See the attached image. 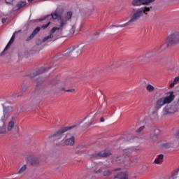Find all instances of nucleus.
Listing matches in <instances>:
<instances>
[{
	"instance_id": "obj_46",
	"label": "nucleus",
	"mask_w": 179,
	"mask_h": 179,
	"mask_svg": "<svg viewBox=\"0 0 179 179\" xmlns=\"http://www.w3.org/2000/svg\"><path fill=\"white\" fill-rule=\"evenodd\" d=\"M171 1H173V0H171Z\"/></svg>"
},
{
	"instance_id": "obj_8",
	"label": "nucleus",
	"mask_w": 179,
	"mask_h": 179,
	"mask_svg": "<svg viewBox=\"0 0 179 179\" xmlns=\"http://www.w3.org/2000/svg\"><path fill=\"white\" fill-rule=\"evenodd\" d=\"M75 145V136H72L64 140L59 141L57 146H73Z\"/></svg>"
},
{
	"instance_id": "obj_40",
	"label": "nucleus",
	"mask_w": 179,
	"mask_h": 179,
	"mask_svg": "<svg viewBox=\"0 0 179 179\" xmlns=\"http://www.w3.org/2000/svg\"><path fill=\"white\" fill-rule=\"evenodd\" d=\"M100 121H101V122H104V121H105L104 117H101Z\"/></svg>"
},
{
	"instance_id": "obj_17",
	"label": "nucleus",
	"mask_w": 179,
	"mask_h": 179,
	"mask_svg": "<svg viewBox=\"0 0 179 179\" xmlns=\"http://www.w3.org/2000/svg\"><path fill=\"white\" fill-rule=\"evenodd\" d=\"M163 159H164V155L163 154H160L157 156V157L155 159L154 163L155 164H160L162 162H163Z\"/></svg>"
},
{
	"instance_id": "obj_26",
	"label": "nucleus",
	"mask_w": 179,
	"mask_h": 179,
	"mask_svg": "<svg viewBox=\"0 0 179 179\" xmlns=\"http://www.w3.org/2000/svg\"><path fill=\"white\" fill-rule=\"evenodd\" d=\"M6 134V129L5 127H0V134L5 135Z\"/></svg>"
},
{
	"instance_id": "obj_24",
	"label": "nucleus",
	"mask_w": 179,
	"mask_h": 179,
	"mask_svg": "<svg viewBox=\"0 0 179 179\" xmlns=\"http://www.w3.org/2000/svg\"><path fill=\"white\" fill-rule=\"evenodd\" d=\"M178 171H179V167L177 169H175L172 173H171V177L173 178H177V176H178Z\"/></svg>"
},
{
	"instance_id": "obj_32",
	"label": "nucleus",
	"mask_w": 179,
	"mask_h": 179,
	"mask_svg": "<svg viewBox=\"0 0 179 179\" xmlns=\"http://www.w3.org/2000/svg\"><path fill=\"white\" fill-rule=\"evenodd\" d=\"M156 0H144L145 5H149V3H152V2H155Z\"/></svg>"
},
{
	"instance_id": "obj_39",
	"label": "nucleus",
	"mask_w": 179,
	"mask_h": 179,
	"mask_svg": "<svg viewBox=\"0 0 179 179\" xmlns=\"http://www.w3.org/2000/svg\"><path fill=\"white\" fill-rule=\"evenodd\" d=\"M176 85V83H172L170 84V87H174V86Z\"/></svg>"
},
{
	"instance_id": "obj_37",
	"label": "nucleus",
	"mask_w": 179,
	"mask_h": 179,
	"mask_svg": "<svg viewBox=\"0 0 179 179\" xmlns=\"http://www.w3.org/2000/svg\"><path fill=\"white\" fill-rule=\"evenodd\" d=\"M50 17V15H47V16H45V17H41V19H40V20L41 21H42V20H45V19H47V17Z\"/></svg>"
},
{
	"instance_id": "obj_21",
	"label": "nucleus",
	"mask_w": 179,
	"mask_h": 179,
	"mask_svg": "<svg viewBox=\"0 0 179 179\" xmlns=\"http://www.w3.org/2000/svg\"><path fill=\"white\" fill-rule=\"evenodd\" d=\"M15 34L13 33V36H11L9 42L8 43L7 45L6 46V48H4V50H6L8 48V46L10 45L14 41H15Z\"/></svg>"
},
{
	"instance_id": "obj_27",
	"label": "nucleus",
	"mask_w": 179,
	"mask_h": 179,
	"mask_svg": "<svg viewBox=\"0 0 179 179\" xmlns=\"http://www.w3.org/2000/svg\"><path fill=\"white\" fill-rule=\"evenodd\" d=\"M1 23H3V24H4V23H6V20H8V16L5 15H1Z\"/></svg>"
},
{
	"instance_id": "obj_4",
	"label": "nucleus",
	"mask_w": 179,
	"mask_h": 179,
	"mask_svg": "<svg viewBox=\"0 0 179 179\" xmlns=\"http://www.w3.org/2000/svg\"><path fill=\"white\" fill-rule=\"evenodd\" d=\"M174 99H176V95H174V92H169L166 96L160 98L157 101V103L155 106V110H160V108H162L163 106L166 104H170V103L174 101Z\"/></svg>"
},
{
	"instance_id": "obj_28",
	"label": "nucleus",
	"mask_w": 179,
	"mask_h": 179,
	"mask_svg": "<svg viewBox=\"0 0 179 179\" xmlns=\"http://www.w3.org/2000/svg\"><path fill=\"white\" fill-rule=\"evenodd\" d=\"M76 29V27L75 25H73L72 27L70 29V34L71 36L75 34V30Z\"/></svg>"
},
{
	"instance_id": "obj_35",
	"label": "nucleus",
	"mask_w": 179,
	"mask_h": 179,
	"mask_svg": "<svg viewBox=\"0 0 179 179\" xmlns=\"http://www.w3.org/2000/svg\"><path fill=\"white\" fill-rule=\"evenodd\" d=\"M50 22L48 24H43L42 25V29H47V27H48V26H50Z\"/></svg>"
},
{
	"instance_id": "obj_20",
	"label": "nucleus",
	"mask_w": 179,
	"mask_h": 179,
	"mask_svg": "<svg viewBox=\"0 0 179 179\" xmlns=\"http://www.w3.org/2000/svg\"><path fill=\"white\" fill-rule=\"evenodd\" d=\"M110 155H111V153L109 151H101L98 154V156H99V157H108Z\"/></svg>"
},
{
	"instance_id": "obj_18",
	"label": "nucleus",
	"mask_w": 179,
	"mask_h": 179,
	"mask_svg": "<svg viewBox=\"0 0 179 179\" xmlns=\"http://www.w3.org/2000/svg\"><path fill=\"white\" fill-rule=\"evenodd\" d=\"M115 178L128 179V173L123 172V173H119L117 176H115Z\"/></svg>"
},
{
	"instance_id": "obj_44",
	"label": "nucleus",
	"mask_w": 179,
	"mask_h": 179,
	"mask_svg": "<svg viewBox=\"0 0 179 179\" xmlns=\"http://www.w3.org/2000/svg\"><path fill=\"white\" fill-rule=\"evenodd\" d=\"M96 115H97V113H96V114L94 115L95 117H96Z\"/></svg>"
},
{
	"instance_id": "obj_10",
	"label": "nucleus",
	"mask_w": 179,
	"mask_h": 179,
	"mask_svg": "<svg viewBox=\"0 0 179 179\" xmlns=\"http://www.w3.org/2000/svg\"><path fill=\"white\" fill-rule=\"evenodd\" d=\"M157 54V50H152L151 52H148L145 54H144L143 56L139 57V61L141 62H145L147 59H149L150 58H152V57H154V55H156Z\"/></svg>"
},
{
	"instance_id": "obj_45",
	"label": "nucleus",
	"mask_w": 179,
	"mask_h": 179,
	"mask_svg": "<svg viewBox=\"0 0 179 179\" xmlns=\"http://www.w3.org/2000/svg\"><path fill=\"white\" fill-rule=\"evenodd\" d=\"M89 117V115H87V117Z\"/></svg>"
},
{
	"instance_id": "obj_41",
	"label": "nucleus",
	"mask_w": 179,
	"mask_h": 179,
	"mask_svg": "<svg viewBox=\"0 0 179 179\" xmlns=\"http://www.w3.org/2000/svg\"><path fill=\"white\" fill-rule=\"evenodd\" d=\"M94 36H100V32H95Z\"/></svg>"
},
{
	"instance_id": "obj_42",
	"label": "nucleus",
	"mask_w": 179,
	"mask_h": 179,
	"mask_svg": "<svg viewBox=\"0 0 179 179\" xmlns=\"http://www.w3.org/2000/svg\"><path fill=\"white\" fill-rule=\"evenodd\" d=\"M33 1H34V0H28V2L31 3V2H33Z\"/></svg>"
},
{
	"instance_id": "obj_30",
	"label": "nucleus",
	"mask_w": 179,
	"mask_h": 179,
	"mask_svg": "<svg viewBox=\"0 0 179 179\" xmlns=\"http://www.w3.org/2000/svg\"><path fill=\"white\" fill-rule=\"evenodd\" d=\"M15 0H6V3H7V5H15Z\"/></svg>"
},
{
	"instance_id": "obj_29",
	"label": "nucleus",
	"mask_w": 179,
	"mask_h": 179,
	"mask_svg": "<svg viewBox=\"0 0 179 179\" xmlns=\"http://www.w3.org/2000/svg\"><path fill=\"white\" fill-rule=\"evenodd\" d=\"M45 69L44 68H41L36 71V74H35V76H37V75H40L44 72Z\"/></svg>"
},
{
	"instance_id": "obj_1",
	"label": "nucleus",
	"mask_w": 179,
	"mask_h": 179,
	"mask_svg": "<svg viewBox=\"0 0 179 179\" xmlns=\"http://www.w3.org/2000/svg\"><path fill=\"white\" fill-rule=\"evenodd\" d=\"M72 12L69 11L66 14L61 15V13H59V10H56L55 12L52 13L51 14L52 19L53 20H57L59 27H55L51 29V33L54 34L57 30H60L62 31L64 27L68 24L69 22H71L72 20Z\"/></svg>"
},
{
	"instance_id": "obj_12",
	"label": "nucleus",
	"mask_w": 179,
	"mask_h": 179,
	"mask_svg": "<svg viewBox=\"0 0 179 179\" xmlns=\"http://www.w3.org/2000/svg\"><path fill=\"white\" fill-rule=\"evenodd\" d=\"M132 153V150L127 149V150H124L123 151V154L124 155L120 157L117 158V162H124L125 160V159H127V157H128V156H131V154Z\"/></svg>"
},
{
	"instance_id": "obj_22",
	"label": "nucleus",
	"mask_w": 179,
	"mask_h": 179,
	"mask_svg": "<svg viewBox=\"0 0 179 179\" xmlns=\"http://www.w3.org/2000/svg\"><path fill=\"white\" fill-rule=\"evenodd\" d=\"M140 8L143 10V15H148V12H150L152 7H141Z\"/></svg>"
},
{
	"instance_id": "obj_11",
	"label": "nucleus",
	"mask_w": 179,
	"mask_h": 179,
	"mask_svg": "<svg viewBox=\"0 0 179 179\" xmlns=\"http://www.w3.org/2000/svg\"><path fill=\"white\" fill-rule=\"evenodd\" d=\"M11 111H12V107L3 106V117L1 119V121H2V122H5L6 121V120L8 119V115L9 113H11Z\"/></svg>"
},
{
	"instance_id": "obj_7",
	"label": "nucleus",
	"mask_w": 179,
	"mask_h": 179,
	"mask_svg": "<svg viewBox=\"0 0 179 179\" xmlns=\"http://www.w3.org/2000/svg\"><path fill=\"white\" fill-rule=\"evenodd\" d=\"M178 110V108H177V105H168L163 108L162 114L163 115H170V114H174V113H177Z\"/></svg>"
},
{
	"instance_id": "obj_13",
	"label": "nucleus",
	"mask_w": 179,
	"mask_h": 179,
	"mask_svg": "<svg viewBox=\"0 0 179 179\" xmlns=\"http://www.w3.org/2000/svg\"><path fill=\"white\" fill-rule=\"evenodd\" d=\"M40 30H41V28L40 27H37L36 29L32 31L31 34L27 38V41H30V40L34 38V37L37 34V33H38V31H40Z\"/></svg>"
},
{
	"instance_id": "obj_6",
	"label": "nucleus",
	"mask_w": 179,
	"mask_h": 179,
	"mask_svg": "<svg viewBox=\"0 0 179 179\" xmlns=\"http://www.w3.org/2000/svg\"><path fill=\"white\" fill-rule=\"evenodd\" d=\"M166 44L168 47L179 44V31H174L166 39Z\"/></svg>"
},
{
	"instance_id": "obj_3",
	"label": "nucleus",
	"mask_w": 179,
	"mask_h": 179,
	"mask_svg": "<svg viewBox=\"0 0 179 179\" xmlns=\"http://www.w3.org/2000/svg\"><path fill=\"white\" fill-rule=\"evenodd\" d=\"M143 10L141 8H134L132 10L131 19L125 24H123V25H121L122 27H127L128 26H133L135 22H138V20H140L141 17H143Z\"/></svg>"
},
{
	"instance_id": "obj_15",
	"label": "nucleus",
	"mask_w": 179,
	"mask_h": 179,
	"mask_svg": "<svg viewBox=\"0 0 179 179\" xmlns=\"http://www.w3.org/2000/svg\"><path fill=\"white\" fill-rule=\"evenodd\" d=\"M23 6H26V1H19L17 5L13 8V10H19Z\"/></svg>"
},
{
	"instance_id": "obj_33",
	"label": "nucleus",
	"mask_w": 179,
	"mask_h": 179,
	"mask_svg": "<svg viewBox=\"0 0 179 179\" xmlns=\"http://www.w3.org/2000/svg\"><path fill=\"white\" fill-rule=\"evenodd\" d=\"M124 24H120V25H114V24H112L109 27V29H113V27H121V26H123Z\"/></svg>"
},
{
	"instance_id": "obj_25",
	"label": "nucleus",
	"mask_w": 179,
	"mask_h": 179,
	"mask_svg": "<svg viewBox=\"0 0 179 179\" xmlns=\"http://www.w3.org/2000/svg\"><path fill=\"white\" fill-rule=\"evenodd\" d=\"M27 169V165H23L19 171L17 172V174H23V172Z\"/></svg>"
},
{
	"instance_id": "obj_9",
	"label": "nucleus",
	"mask_w": 179,
	"mask_h": 179,
	"mask_svg": "<svg viewBox=\"0 0 179 179\" xmlns=\"http://www.w3.org/2000/svg\"><path fill=\"white\" fill-rule=\"evenodd\" d=\"M27 163L31 166H38L40 164V159L37 155H29L27 159Z\"/></svg>"
},
{
	"instance_id": "obj_36",
	"label": "nucleus",
	"mask_w": 179,
	"mask_h": 179,
	"mask_svg": "<svg viewBox=\"0 0 179 179\" xmlns=\"http://www.w3.org/2000/svg\"><path fill=\"white\" fill-rule=\"evenodd\" d=\"M65 92H70L71 93H73V92H75V89H70V90H65Z\"/></svg>"
},
{
	"instance_id": "obj_31",
	"label": "nucleus",
	"mask_w": 179,
	"mask_h": 179,
	"mask_svg": "<svg viewBox=\"0 0 179 179\" xmlns=\"http://www.w3.org/2000/svg\"><path fill=\"white\" fill-rule=\"evenodd\" d=\"M110 174H111V171H110V169H107L103 172V176H110Z\"/></svg>"
},
{
	"instance_id": "obj_38",
	"label": "nucleus",
	"mask_w": 179,
	"mask_h": 179,
	"mask_svg": "<svg viewBox=\"0 0 179 179\" xmlns=\"http://www.w3.org/2000/svg\"><path fill=\"white\" fill-rule=\"evenodd\" d=\"M174 82H178V83H179V76L176 77V78H174Z\"/></svg>"
},
{
	"instance_id": "obj_14",
	"label": "nucleus",
	"mask_w": 179,
	"mask_h": 179,
	"mask_svg": "<svg viewBox=\"0 0 179 179\" xmlns=\"http://www.w3.org/2000/svg\"><path fill=\"white\" fill-rule=\"evenodd\" d=\"M131 5L133 6H142V5H145V0H133Z\"/></svg>"
},
{
	"instance_id": "obj_43",
	"label": "nucleus",
	"mask_w": 179,
	"mask_h": 179,
	"mask_svg": "<svg viewBox=\"0 0 179 179\" xmlns=\"http://www.w3.org/2000/svg\"><path fill=\"white\" fill-rule=\"evenodd\" d=\"M60 90H65V88L64 87H62V88H60Z\"/></svg>"
},
{
	"instance_id": "obj_19",
	"label": "nucleus",
	"mask_w": 179,
	"mask_h": 179,
	"mask_svg": "<svg viewBox=\"0 0 179 179\" xmlns=\"http://www.w3.org/2000/svg\"><path fill=\"white\" fill-rule=\"evenodd\" d=\"M52 38H54V34H50V35L43 38V39L42 40V43H45V41H48V40L49 41H55V40H52Z\"/></svg>"
},
{
	"instance_id": "obj_2",
	"label": "nucleus",
	"mask_w": 179,
	"mask_h": 179,
	"mask_svg": "<svg viewBox=\"0 0 179 179\" xmlns=\"http://www.w3.org/2000/svg\"><path fill=\"white\" fill-rule=\"evenodd\" d=\"M85 48H86V44L80 43L65 50L64 55L70 57L71 58H78Z\"/></svg>"
},
{
	"instance_id": "obj_34",
	"label": "nucleus",
	"mask_w": 179,
	"mask_h": 179,
	"mask_svg": "<svg viewBox=\"0 0 179 179\" xmlns=\"http://www.w3.org/2000/svg\"><path fill=\"white\" fill-rule=\"evenodd\" d=\"M143 129H145V126H141V127H139V129L136 131V132H142V131H143Z\"/></svg>"
},
{
	"instance_id": "obj_5",
	"label": "nucleus",
	"mask_w": 179,
	"mask_h": 179,
	"mask_svg": "<svg viewBox=\"0 0 179 179\" xmlns=\"http://www.w3.org/2000/svg\"><path fill=\"white\" fill-rule=\"evenodd\" d=\"M76 125L62 127L60 128L55 134L50 136V138H53V140L56 142V145H58L59 142L61 141H64L65 139V132H68V131H71L73 128H75Z\"/></svg>"
},
{
	"instance_id": "obj_23",
	"label": "nucleus",
	"mask_w": 179,
	"mask_h": 179,
	"mask_svg": "<svg viewBox=\"0 0 179 179\" xmlns=\"http://www.w3.org/2000/svg\"><path fill=\"white\" fill-rule=\"evenodd\" d=\"M146 90L148 92H149L150 93H152V92H154V90H155V87L150 84H148L146 86Z\"/></svg>"
},
{
	"instance_id": "obj_16",
	"label": "nucleus",
	"mask_w": 179,
	"mask_h": 179,
	"mask_svg": "<svg viewBox=\"0 0 179 179\" xmlns=\"http://www.w3.org/2000/svg\"><path fill=\"white\" fill-rule=\"evenodd\" d=\"M15 128V117H12V120H10L8 123L7 129L8 131H12Z\"/></svg>"
}]
</instances>
